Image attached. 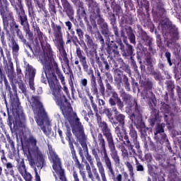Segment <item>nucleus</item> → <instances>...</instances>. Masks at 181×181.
I'll return each instance as SVG.
<instances>
[{
  "instance_id": "1",
  "label": "nucleus",
  "mask_w": 181,
  "mask_h": 181,
  "mask_svg": "<svg viewBox=\"0 0 181 181\" xmlns=\"http://www.w3.org/2000/svg\"><path fill=\"white\" fill-rule=\"evenodd\" d=\"M41 63L43 64L45 77L41 76V81L46 84L48 81L49 88L52 93L53 99L59 107H62L63 103H67V98L62 91V86L57 80V77L52 69V62H53V51L50 44H47L44 47V56L41 58Z\"/></svg>"
},
{
  "instance_id": "2",
  "label": "nucleus",
  "mask_w": 181,
  "mask_h": 181,
  "mask_svg": "<svg viewBox=\"0 0 181 181\" xmlns=\"http://www.w3.org/2000/svg\"><path fill=\"white\" fill-rule=\"evenodd\" d=\"M11 81V87L9 85V82L7 81L4 82V86L6 87V91H8L10 94V103L11 107L10 110L12 111V115L9 113V110H8V124L11 129L12 128L16 131L19 127H25L26 124V116L23 112V109H22V106H21V102H19V98H18V88H16V85L13 83V81ZM13 93L12 92V90Z\"/></svg>"
},
{
  "instance_id": "3",
  "label": "nucleus",
  "mask_w": 181,
  "mask_h": 181,
  "mask_svg": "<svg viewBox=\"0 0 181 181\" xmlns=\"http://www.w3.org/2000/svg\"><path fill=\"white\" fill-rule=\"evenodd\" d=\"M73 118L74 127L72 129V132L77 138L83 151L86 152L85 158L90 163V166H92V172L94 175L95 179H96L98 181H101L100 174L98 173V171H97L95 166H94V160L93 159V156H91V155H90L88 153V147L87 146V136H86V134H84V127L80 122V118H78L77 116V113H73Z\"/></svg>"
},
{
  "instance_id": "4",
  "label": "nucleus",
  "mask_w": 181,
  "mask_h": 181,
  "mask_svg": "<svg viewBox=\"0 0 181 181\" xmlns=\"http://www.w3.org/2000/svg\"><path fill=\"white\" fill-rule=\"evenodd\" d=\"M28 141L33 147L28 148L27 158L30 165L34 169L35 181H40V175L37 173L36 166L42 169L46 165V156L43 154L39 146H37V140H36V138L31 136L29 137Z\"/></svg>"
},
{
  "instance_id": "5",
  "label": "nucleus",
  "mask_w": 181,
  "mask_h": 181,
  "mask_svg": "<svg viewBox=\"0 0 181 181\" xmlns=\"http://www.w3.org/2000/svg\"><path fill=\"white\" fill-rule=\"evenodd\" d=\"M28 100L32 107L37 125L42 127L41 129L45 135H50V130H47L46 127L43 126L44 124L50 125V119L45 107H43V103L40 102V97L32 96L30 99L28 98Z\"/></svg>"
},
{
  "instance_id": "6",
  "label": "nucleus",
  "mask_w": 181,
  "mask_h": 181,
  "mask_svg": "<svg viewBox=\"0 0 181 181\" xmlns=\"http://www.w3.org/2000/svg\"><path fill=\"white\" fill-rule=\"evenodd\" d=\"M121 96L123 101L127 105H130L131 110H134V112L129 115L130 119L134 124L136 128L144 135V132L146 133L148 129L146 128L145 123L142 121V110L138 106L135 100H132L131 95L123 93ZM131 103H133V105H131Z\"/></svg>"
},
{
  "instance_id": "7",
  "label": "nucleus",
  "mask_w": 181,
  "mask_h": 181,
  "mask_svg": "<svg viewBox=\"0 0 181 181\" xmlns=\"http://www.w3.org/2000/svg\"><path fill=\"white\" fill-rule=\"evenodd\" d=\"M97 122L98 127L102 131L106 141L107 142V146L110 151V156L117 166L121 165V158L118 155V151L115 148V143H114V138L112 137V133H111V129L108 128V124L107 122L103 121L101 116L96 113Z\"/></svg>"
},
{
  "instance_id": "8",
  "label": "nucleus",
  "mask_w": 181,
  "mask_h": 181,
  "mask_svg": "<svg viewBox=\"0 0 181 181\" xmlns=\"http://www.w3.org/2000/svg\"><path fill=\"white\" fill-rule=\"evenodd\" d=\"M76 53L78 59H79L81 62L83 71L87 73L88 76H90V87L98 86L97 78H95V76L94 75V71L93 70V68L90 67V64L87 62V57L85 56L84 52L81 50V48L77 47Z\"/></svg>"
},
{
  "instance_id": "9",
  "label": "nucleus",
  "mask_w": 181,
  "mask_h": 181,
  "mask_svg": "<svg viewBox=\"0 0 181 181\" xmlns=\"http://www.w3.org/2000/svg\"><path fill=\"white\" fill-rule=\"evenodd\" d=\"M49 158L53 163L52 168L54 172L59 176V180L58 181H67L66 175H64V170L62 168V160L59 158L57 153H54V154H51L49 156Z\"/></svg>"
},
{
  "instance_id": "10",
  "label": "nucleus",
  "mask_w": 181,
  "mask_h": 181,
  "mask_svg": "<svg viewBox=\"0 0 181 181\" xmlns=\"http://www.w3.org/2000/svg\"><path fill=\"white\" fill-rule=\"evenodd\" d=\"M91 152L93 156L95 158V160L96 162V168H98L99 175H100L102 181H108L107 180V175H105V168H104V164L103 161H101V158H100V156H98V152H100V148H92Z\"/></svg>"
},
{
  "instance_id": "11",
  "label": "nucleus",
  "mask_w": 181,
  "mask_h": 181,
  "mask_svg": "<svg viewBox=\"0 0 181 181\" xmlns=\"http://www.w3.org/2000/svg\"><path fill=\"white\" fill-rule=\"evenodd\" d=\"M25 78L29 80V86L30 90L35 91V76L36 75V69L29 64L25 65Z\"/></svg>"
},
{
  "instance_id": "12",
  "label": "nucleus",
  "mask_w": 181,
  "mask_h": 181,
  "mask_svg": "<svg viewBox=\"0 0 181 181\" xmlns=\"http://www.w3.org/2000/svg\"><path fill=\"white\" fill-rule=\"evenodd\" d=\"M107 170L108 176L112 179V181H131L128 173L123 172L121 173H115L114 167L109 168Z\"/></svg>"
},
{
  "instance_id": "13",
  "label": "nucleus",
  "mask_w": 181,
  "mask_h": 181,
  "mask_svg": "<svg viewBox=\"0 0 181 181\" xmlns=\"http://www.w3.org/2000/svg\"><path fill=\"white\" fill-rule=\"evenodd\" d=\"M70 149L72 155V158L74 160V162L75 163L76 168H78L79 170V173L82 177V180L88 181V179H87V175H86V171H84V166H83V165L80 163V160H78V158H77V154H76V150L74 149V147Z\"/></svg>"
},
{
  "instance_id": "14",
  "label": "nucleus",
  "mask_w": 181,
  "mask_h": 181,
  "mask_svg": "<svg viewBox=\"0 0 181 181\" xmlns=\"http://www.w3.org/2000/svg\"><path fill=\"white\" fill-rule=\"evenodd\" d=\"M8 6H9V3L8 0H0V13L2 16H4V23L8 25V21H12L13 16H12V13H10L8 16H6V12L8 11Z\"/></svg>"
},
{
  "instance_id": "15",
  "label": "nucleus",
  "mask_w": 181,
  "mask_h": 181,
  "mask_svg": "<svg viewBox=\"0 0 181 181\" xmlns=\"http://www.w3.org/2000/svg\"><path fill=\"white\" fill-rule=\"evenodd\" d=\"M129 135L132 139V141H133L136 149H137V153L140 155L141 151L140 150L141 146L139 145V141H138V132H136L132 124L129 125Z\"/></svg>"
},
{
  "instance_id": "16",
  "label": "nucleus",
  "mask_w": 181,
  "mask_h": 181,
  "mask_svg": "<svg viewBox=\"0 0 181 181\" xmlns=\"http://www.w3.org/2000/svg\"><path fill=\"white\" fill-rule=\"evenodd\" d=\"M7 40L8 41V47L11 49V53L13 59H15V60H18V57H19V50H21L19 44L16 42L15 38L11 36L7 38Z\"/></svg>"
},
{
  "instance_id": "17",
  "label": "nucleus",
  "mask_w": 181,
  "mask_h": 181,
  "mask_svg": "<svg viewBox=\"0 0 181 181\" xmlns=\"http://www.w3.org/2000/svg\"><path fill=\"white\" fill-rule=\"evenodd\" d=\"M162 112H164V119L168 128L173 127V119H172V113L170 112V107L168 105H164L161 108Z\"/></svg>"
},
{
  "instance_id": "18",
  "label": "nucleus",
  "mask_w": 181,
  "mask_h": 181,
  "mask_svg": "<svg viewBox=\"0 0 181 181\" xmlns=\"http://www.w3.org/2000/svg\"><path fill=\"white\" fill-rule=\"evenodd\" d=\"M61 2L68 18L73 22L74 21V9H73V6H71L67 0H61Z\"/></svg>"
},
{
  "instance_id": "19",
  "label": "nucleus",
  "mask_w": 181,
  "mask_h": 181,
  "mask_svg": "<svg viewBox=\"0 0 181 181\" xmlns=\"http://www.w3.org/2000/svg\"><path fill=\"white\" fill-rule=\"evenodd\" d=\"M122 131L124 132V139H125L126 142H124V145L127 146L129 151V155L130 156H136V151H135V148H134V144L131 142L129 140V136L127 135V130L124 129H122Z\"/></svg>"
},
{
  "instance_id": "20",
  "label": "nucleus",
  "mask_w": 181,
  "mask_h": 181,
  "mask_svg": "<svg viewBox=\"0 0 181 181\" xmlns=\"http://www.w3.org/2000/svg\"><path fill=\"white\" fill-rule=\"evenodd\" d=\"M100 154L102 156V162L104 163L106 170L114 168V163H112V160H111V158H110V156H108V153L106 151Z\"/></svg>"
},
{
  "instance_id": "21",
  "label": "nucleus",
  "mask_w": 181,
  "mask_h": 181,
  "mask_svg": "<svg viewBox=\"0 0 181 181\" xmlns=\"http://www.w3.org/2000/svg\"><path fill=\"white\" fill-rule=\"evenodd\" d=\"M107 52L110 57H119V51H118V45L113 43L107 46Z\"/></svg>"
},
{
  "instance_id": "22",
  "label": "nucleus",
  "mask_w": 181,
  "mask_h": 181,
  "mask_svg": "<svg viewBox=\"0 0 181 181\" xmlns=\"http://www.w3.org/2000/svg\"><path fill=\"white\" fill-rule=\"evenodd\" d=\"M16 13L18 15V18L21 21V25L23 26V29H25L26 26H29V24L28 23V16L25 15L23 7L21 6L19 11H17Z\"/></svg>"
},
{
  "instance_id": "23",
  "label": "nucleus",
  "mask_w": 181,
  "mask_h": 181,
  "mask_svg": "<svg viewBox=\"0 0 181 181\" xmlns=\"http://www.w3.org/2000/svg\"><path fill=\"white\" fill-rule=\"evenodd\" d=\"M6 74L8 77L10 81H13L15 77H16V74H15V69H13V63L8 61L7 64Z\"/></svg>"
},
{
  "instance_id": "24",
  "label": "nucleus",
  "mask_w": 181,
  "mask_h": 181,
  "mask_svg": "<svg viewBox=\"0 0 181 181\" xmlns=\"http://www.w3.org/2000/svg\"><path fill=\"white\" fill-rule=\"evenodd\" d=\"M89 8L95 18H101V15L100 14V6L97 2L94 1H90Z\"/></svg>"
},
{
  "instance_id": "25",
  "label": "nucleus",
  "mask_w": 181,
  "mask_h": 181,
  "mask_svg": "<svg viewBox=\"0 0 181 181\" xmlns=\"http://www.w3.org/2000/svg\"><path fill=\"white\" fill-rule=\"evenodd\" d=\"M17 170L21 176L28 170H26V165H25V160L23 158H17Z\"/></svg>"
},
{
  "instance_id": "26",
  "label": "nucleus",
  "mask_w": 181,
  "mask_h": 181,
  "mask_svg": "<svg viewBox=\"0 0 181 181\" xmlns=\"http://www.w3.org/2000/svg\"><path fill=\"white\" fill-rule=\"evenodd\" d=\"M140 37L146 46H149V47L152 46V42L153 40L146 34V32L141 30L140 33Z\"/></svg>"
},
{
  "instance_id": "27",
  "label": "nucleus",
  "mask_w": 181,
  "mask_h": 181,
  "mask_svg": "<svg viewBox=\"0 0 181 181\" xmlns=\"http://www.w3.org/2000/svg\"><path fill=\"white\" fill-rule=\"evenodd\" d=\"M51 26L52 28L54 37H63V33L62 32V26L54 23H52L51 24Z\"/></svg>"
},
{
  "instance_id": "28",
  "label": "nucleus",
  "mask_w": 181,
  "mask_h": 181,
  "mask_svg": "<svg viewBox=\"0 0 181 181\" xmlns=\"http://www.w3.org/2000/svg\"><path fill=\"white\" fill-rule=\"evenodd\" d=\"M98 142L99 144V146L101 148L100 153H104L107 152V147L105 146V139L103 136V134L99 133L98 134Z\"/></svg>"
},
{
  "instance_id": "29",
  "label": "nucleus",
  "mask_w": 181,
  "mask_h": 181,
  "mask_svg": "<svg viewBox=\"0 0 181 181\" xmlns=\"http://www.w3.org/2000/svg\"><path fill=\"white\" fill-rule=\"evenodd\" d=\"M59 52V59L63 60V62L66 64L67 67L70 69L69 57H67V52L64 48H61L58 49Z\"/></svg>"
},
{
  "instance_id": "30",
  "label": "nucleus",
  "mask_w": 181,
  "mask_h": 181,
  "mask_svg": "<svg viewBox=\"0 0 181 181\" xmlns=\"http://www.w3.org/2000/svg\"><path fill=\"white\" fill-rule=\"evenodd\" d=\"M97 76H98V83L100 86L99 91L102 94V95H105V87L104 86V83H103V78H101V74L100 73V71H98Z\"/></svg>"
},
{
  "instance_id": "31",
  "label": "nucleus",
  "mask_w": 181,
  "mask_h": 181,
  "mask_svg": "<svg viewBox=\"0 0 181 181\" xmlns=\"http://www.w3.org/2000/svg\"><path fill=\"white\" fill-rule=\"evenodd\" d=\"M53 42L58 49L64 48L63 37H54Z\"/></svg>"
},
{
  "instance_id": "32",
  "label": "nucleus",
  "mask_w": 181,
  "mask_h": 181,
  "mask_svg": "<svg viewBox=\"0 0 181 181\" xmlns=\"http://www.w3.org/2000/svg\"><path fill=\"white\" fill-rule=\"evenodd\" d=\"M125 166L127 168V170L129 171V175L132 179V180H135V173H134V165L131 164L129 161H126L124 163Z\"/></svg>"
},
{
  "instance_id": "33",
  "label": "nucleus",
  "mask_w": 181,
  "mask_h": 181,
  "mask_svg": "<svg viewBox=\"0 0 181 181\" xmlns=\"http://www.w3.org/2000/svg\"><path fill=\"white\" fill-rule=\"evenodd\" d=\"M122 77H123L122 71H121L120 70H116L115 71V76H114L115 81L117 83L119 87H121V84H122Z\"/></svg>"
},
{
  "instance_id": "34",
  "label": "nucleus",
  "mask_w": 181,
  "mask_h": 181,
  "mask_svg": "<svg viewBox=\"0 0 181 181\" xmlns=\"http://www.w3.org/2000/svg\"><path fill=\"white\" fill-rule=\"evenodd\" d=\"M115 119L117 122L119 124V125H122V129H124V126L125 125V116L122 114H117L115 115Z\"/></svg>"
},
{
  "instance_id": "35",
  "label": "nucleus",
  "mask_w": 181,
  "mask_h": 181,
  "mask_svg": "<svg viewBox=\"0 0 181 181\" xmlns=\"http://www.w3.org/2000/svg\"><path fill=\"white\" fill-rule=\"evenodd\" d=\"M127 34L128 35L130 43H132L133 45H136V37H135V34L132 33V28L131 27L128 28V31L127 32Z\"/></svg>"
},
{
  "instance_id": "36",
  "label": "nucleus",
  "mask_w": 181,
  "mask_h": 181,
  "mask_svg": "<svg viewBox=\"0 0 181 181\" xmlns=\"http://www.w3.org/2000/svg\"><path fill=\"white\" fill-rule=\"evenodd\" d=\"M34 32H35V35H37V39L40 42L41 45L43 43V37H45V35L42 31H40V28L37 26L34 28Z\"/></svg>"
},
{
  "instance_id": "37",
  "label": "nucleus",
  "mask_w": 181,
  "mask_h": 181,
  "mask_svg": "<svg viewBox=\"0 0 181 181\" xmlns=\"http://www.w3.org/2000/svg\"><path fill=\"white\" fill-rule=\"evenodd\" d=\"M85 42L88 47H96L97 45L94 43L93 37H91L88 34L85 35Z\"/></svg>"
},
{
  "instance_id": "38",
  "label": "nucleus",
  "mask_w": 181,
  "mask_h": 181,
  "mask_svg": "<svg viewBox=\"0 0 181 181\" xmlns=\"http://www.w3.org/2000/svg\"><path fill=\"white\" fill-rule=\"evenodd\" d=\"M54 65L56 67V74L61 81L62 86H64V83H66V81H64V76H63V74L62 73V71H60V69L57 66V63H54Z\"/></svg>"
},
{
  "instance_id": "39",
  "label": "nucleus",
  "mask_w": 181,
  "mask_h": 181,
  "mask_svg": "<svg viewBox=\"0 0 181 181\" xmlns=\"http://www.w3.org/2000/svg\"><path fill=\"white\" fill-rule=\"evenodd\" d=\"M66 139L69 141V148H74V146L73 145V139H71V131L69 128L66 130Z\"/></svg>"
},
{
  "instance_id": "40",
  "label": "nucleus",
  "mask_w": 181,
  "mask_h": 181,
  "mask_svg": "<svg viewBox=\"0 0 181 181\" xmlns=\"http://www.w3.org/2000/svg\"><path fill=\"white\" fill-rule=\"evenodd\" d=\"M127 47L124 50L123 56H132L134 54V47L129 44H127Z\"/></svg>"
},
{
  "instance_id": "41",
  "label": "nucleus",
  "mask_w": 181,
  "mask_h": 181,
  "mask_svg": "<svg viewBox=\"0 0 181 181\" xmlns=\"http://www.w3.org/2000/svg\"><path fill=\"white\" fill-rule=\"evenodd\" d=\"M15 31L16 32V35L20 39V40L25 42V37L23 36V34L22 33V31L19 29V25L18 24H14Z\"/></svg>"
},
{
  "instance_id": "42",
  "label": "nucleus",
  "mask_w": 181,
  "mask_h": 181,
  "mask_svg": "<svg viewBox=\"0 0 181 181\" xmlns=\"http://www.w3.org/2000/svg\"><path fill=\"white\" fill-rule=\"evenodd\" d=\"M3 166H4L6 168L4 169L5 172L12 171L13 170V164L11 162L5 161L4 163H2Z\"/></svg>"
},
{
  "instance_id": "43",
  "label": "nucleus",
  "mask_w": 181,
  "mask_h": 181,
  "mask_svg": "<svg viewBox=\"0 0 181 181\" xmlns=\"http://www.w3.org/2000/svg\"><path fill=\"white\" fill-rule=\"evenodd\" d=\"M4 173L7 177L8 181H12V178H11V177H13V179H14V181H18V180H16V176L15 175L14 170L11 171L5 172Z\"/></svg>"
},
{
  "instance_id": "44",
  "label": "nucleus",
  "mask_w": 181,
  "mask_h": 181,
  "mask_svg": "<svg viewBox=\"0 0 181 181\" xmlns=\"http://www.w3.org/2000/svg\"><path fill=\"white\" fill-rule=\"evenodd\" d=\"M165 128V124H158L157 127H156V132L154 133L155 135H158V134H163L165 132V130L163 129Z\"/></svg>"
},
{
  "instance_id": "45",
  "label": "nucleus",
  "mask_w": 181,
  "mask_h": 181,
  "mask_svg": "<svg viewBox=\"0 0 181 181\" xmlns=\"http://www.w3.org/2000/svg\"><path fill=\"white\" fill-rule=\"evenodd\" d=\"M120 151L122 152V157L124 160H127L128 159L129 154L128 153V150L125 148V146L120 147Z\"/></svg>"
},
{
  "instance_id": "46",
  "label": "nucleus",
  "mask_w": 181,
  "mask_h": 181,
  "mask_svg": "<svg viewBox=\"0 0 181 181\" xmlns=\"http://www.w3.org/2000/svg\"><path fill=\"white\" fill-rule=\"evenodd\" d=\"M78 15H79L80 19H86L87 18V14L86 13V10L84 9V7H81L77 11Z\"/></svg>"
},
{
  "instance_id": "47",
  "label": "nucleus",
  "mask_w": 181,
  "mask_h": 181,
  "mask_svg": "<svg viewBox=\"0 0 181 181\" xmlns=\"http://www.w3.org/2000/svg\"><path fill=\"white\" fill-rule=\"evenodd\" d=\"M115 132L117 136V138H119V141H124V134H122V132H121V128L117 126L115 127Z\"/></svg>"
},
{
  "instance_id": "48",
  "label": "nucleus",
  "mask_w": 181,
  "mask_h": 181,
  "mask_svg": "<svg viewBox=\"0 0 181 181\" xmlns=\"http://www.w3.org/2000/svg\"><path fill=\"white\" fill-rule=\"evenodd\" d=\"M23 30L25 31V36H28V40H33V33L30 31L29 26L24 27Z\"/></svg>"
},
{
  "instance_id": "49",
  "label": "nucleus",
  "mask_w": 181,
  "mask_h": 181,
  "mask_svg": "<svg viewBox=\"0 0 181 181\" xmlns=\"http://www.w3.org/2000/svg\"><path fill=\"white\" fill-rule=\"evenodd\" d=\"M123 84H124L126 90H127L128 91H129V90H131V84H129L128 76H127L125 75L123 76Z\"/></svg>"
},
{
  "instance_id": "50",
  "label": "nucleus",
  "mask_w": 181,
  "mask_h": 181,
  "mask_svg": "<svg viewBox=\"0 0 181 181\" xmlns=\"http://www.w3.org/2000/svg\"><path fill=\"white\" fill-rule=\"evenodd\" d=\"M86 169L88 172V176L89 179H90L92 181H94V175H93V173L91 172V167H90V164L87 163L86 165Z\"/></svg>"
},
{
  "instance_id": "51",
  "label": "nucleus",
  "mask_w": 181,
  "mask_h": 181,
  "mask_svg": "<svg viewBox=\"0 0 181 181\" xmlns=\"http://www.w3.org/2000/svg\"><path fill=\"white\" fill-rule=\"evenodd\" d=\"M112 6L113 8L114 12L116 13V15H121V13H122V8H121V6L118 4L114 6V4H112Z\"/></svg>"
},
{
  "instance_id": "52",
  "label": "nucleus",
  "mask_w": 181,
  "mask_h": 181,
  "mask_svg": "<svg viewBox=\"0 0 181 181\" xmlns=\"http://www.w3.org/2000/svg\"><path fill=\"white\" fill-rule=\"evenodd\" d=\"M49 1V9L51 13H56V6L54 5V2H52V0H48Z\"/></svg>"
},
{
  "instance_id": "53",
  "label": "nucleus",
  "mask_w": 181,
  "mask_h": 181,
  "mask_svg": "<svg viewBox=\"0 0 181 181\" xmlns=\"http://www.w3.org/2000/svg\"><path fill=\"white\" fill-rule=\"evenodd\" d=\"M21 176L25 181H32V174H30V173H28V171L25 172Z\"/></svg>"
},
{
  "instance_id": "54",
  "label": "nucleus",
  "mask_w": 181,
  "mask_h": 181,
  "mask_svg": "<svg viewBox=\"0 0 181 181\" xmlns=\"http://www.w3.org/2000/svg\"><path fill=\"white\" fill-rule=\"evenodd\" d=\"M18 88L21 90L22 93L26 95V86L23 83L22 81L18 82Z\"/></svg>"
},
{
  "instance_id": "55",
  "label": "nucleus",
  "mask_w": 181,
  "mask_h": 181,
  "mask_svg": "<svg viewBox=\"0 0 181 181\" xmlns=\"http://www.w3.org/2000/svg\"><path fill=\"white\" fill-rule=\"evenodd\" d=\"M90 90L93 95H96L97 98L98 99V88L97 86H90Z\"/></svg>"
},
{
  "instance_id": "56",
  "label": "nucleus",
  "mask_w": 181,
  "mask_h": 181,
  "mask_svg": "<svg viewBox=\"0 0 181 181\" xmlns=\"http://www.w3.org/2000/svg\"><path fill=\"white\" fill-rule=\"evenodd\" d=\"M80 85L81 86L84 87L85 90L86 88H89L87 87V86L88 85V80L86 78L81 79Z\"/></svg>"
},
{
  "instance_id": "57",
  "label": "nucleus",
  "mask_w": 181,
  "mask_h": 181,
  "mask_svg": "<svg viewBox=\"0 0 181 181\" xmlns=\"http://www.w3.org/2000/svg\"><path fill=\"white\" fill-rule=\"evenodd\" d=\"M0 153H1V163H4V162L8 161V158H6V156H5V150L1 149V146H0Z\"/></svg>"
},
{
  "instance_id": "58",
  "label": "nucleus",
  "mask_w": 181,
  "mask_h": 181,
  "mask_svg": "<svg viewBox=\"0 0 181 181\" xmlns=\"http://www.w3.org/2000/svg\"><path fill=\"white\" fill-rule=\"evenodd\" d=\"M85 92L90 101V104L94 103V97L92 96L91 93L90 92V88H86Z\"/></svg>"
},
{
  "instance_id": "59",
  "label": "nucleus",
  "mask_w": 181,
  "mask_h": 181,
  "mask_svg": "<svg viewBox=\"0 0 181 181\" xmlns=\"http://www.w3.org/2000/svg\"><path fill=\"white\" fill-rule=\"evenodd\" d=\"M161 138L163 142H165V145H167L168 148L172 149V148H170V146H169V139H168V136H166V134H163Z\"/></svg>"
},
{
  "instance_id": "60",
  "label": "nucleus",
  "mask_w": 181,
  "mask_h": 181,
  "mask_svg": "<svg viewBox=\"0 0 181 181\" xmlns=\"http://www.w3.org/2000/svg\"><path fill=\"white\" fill-rule=\"evenodd\" d=\"M1 42L4 49L8 50V45H6V41H5V35L4 34L1 35Z\"/></svg>"
},
{
  "instance_id": "61",
  "label": "nucleus",
  "mask_w": 181,
  "mask_h": 181,
  "mask_svg": "<svg viewBox=\"0 0 181 181\" xmlns=\"http://www.w3.org/2000/svg\"><path fill=\"white\" fill-rule=\"evenodd\" d=\"M6 139L8 142V144L11 146V148L13 150H15V143L13 142V141L12 139H11V136H9V134L6 135Z\"/></svg>"
},
{
  "instance_id": "62",
  "label": "nucleus",
  "mask_w": 181,
  "mask_h": 181,
  "mask_svg": "<svg viewBox=\"0 0 181 181\" xmlns=\"http://www.w3.org/2000/svg\"><path fill=\"white\" fill-rule=\"evenodd\" d=\"M76 35H78L79 39H83V37H84V32H83V30H81V28H76Z\"/></svg>"
},
{
  "instance_id": "63",
  "label": "nucleus",
  "mask_w": 181,
  "mask_h": 181,
  "mask_svg": "<svg viewBox=\"0 0 181 181\" xmlns=\"http://www.w3.org/2000/svg\"><path fill=\"white\" fill-rule=\"evenodd\" d=\"M103 112L109 118H111L112 117V113H111V110H110V108L108 107H105L103 109Z\"/></svg>"
},
{
  "instance_id": "64",
  "label": "nucleus",
  "mask_w": 181,
  "mask_h": 181,
  "mask_svg": "<svg viewBox=\"0 0 181 181\" xmlns=\"http://www.w3.org/2000/svg\"><path fill=\"white\" fill-rule=\"evenodd\" d=\"M172 54L169 52H166L165 54V57L167 59L168 63L169 64V66H172V60L170 59Z\"/></svg>"
}]
</instances>
